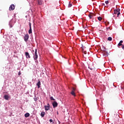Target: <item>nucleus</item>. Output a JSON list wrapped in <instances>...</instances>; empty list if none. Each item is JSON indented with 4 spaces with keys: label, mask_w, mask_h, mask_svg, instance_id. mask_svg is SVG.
<instances>
[{
    "label": "nucleus",
    "mask_w": 124,
    "mask_h": 124,
    "mask_svg": "<svg viewBox=\"0 0 124 124\" xmlns=\"http://www.w3.org/2000/svg\"><path fill=\"white\" fill-rule=\"evenodd\" d=\"M33 59L34 61H36L35 62H36V61L37 60V59H38V55H37V50L35 49V51L34 53L33 54Z\"/></svg>",
    "instance_id": "obj_1"
},
{
    "label": "nucleus",
    "mask_w": 124,
    "mask_h": 124,
    "mask_svg": "<svg viewBox=\"0 0 124 124\" xmlns=\"http://www.w3.org/2000/svg\"><path fill=\"white\" fill-rule=\"evenodd\" d=\"M120 11H121V9H116L114 10V14H117V17H119V16L121 15V13L120 12Z\"/></svg>",
    "instance_id": "obj_2"
},
{
    "label": "nucleus",
    "mask_w": 124,
    "mask_h": 124,
    "mask_svg": "<svg viewBox=\"0 0 124 124\" xmlns=\"http://www.w3.org/2000/svg\"><path fill=\"white\" fill-rule=\"evenodd\" d=\"M102 53L103 54L104 57H107L108 55V52H107L106 50H105V49L104 47L103 48Z\"/></svg>",
    "instance_id": "obj_3"
},
{
    "label": "nucleus",
    "mask_w": 124,
    "mask_h": 124,
    "mask_svg": "<svg viewBox=\"0 0 124 124\" xmlns=\"http://www.w3.org/2000/svg\"><path fill=\"white\" fill-rule=\"evenodd\" d=\"M29 38H30V36L29 35V34H26L24 36V41H25V42H28Z\"/></svg>",
    "instance_id": "obj_4"
},
{
    "label": "nucleus",
    "mask_w": 124,
    "mask_h": 124,
    "mask_svg": "<svg viewBox=\"0 0 124 124\" xmlns=\"http://www.w3.org/2000/svg\"><path fill=\"white\" fill-rule=\"evenodd\" d=\"M14 9H15V5L14 4L11 5L9 9L10 11H11V10H14Z\"/></svg>",
    "instance_id": "obj_5"
},
{
    "label": "nucleus",
    "mask_w": 124,
    "mask_h": 124,
    "mask_svg": "<svg viewBox=\"0 0 124 124\" xmlns=\"http://www.w3.org/2000/svg\"><path fill=\"white\" fill-rule=\"evenodd\" d=\"M45 109L46 111H48V110H50V104H47V106H45Z\"/></svg>",
    "instance_id": "obj_6"
},
{
    "label": "nucleus",
    "mask_w": 124,
    "mask_h": 124,
    "mask_svg": "<svg viewBox=\"0 0 124 124\" xmlns=\"http://www.w3.org/2000/svg\"><path fill=\"white\" fill-rule=\"evenodd\" d=\"M52 105L53 106V108H56V107H58V103L56 101H54L52 103Z\"/></svg>",
    "instance_id": "obj_7"
},
{
    "label": "nucleus",
    "mask_w": 124,
    "mask_h": 124,
    "mask_svg": "<svg viewBox=\"0 0 124 124\" xmlns=\"http://www.w3.org/2000/svg\"><path fill=\"white\" fill-rule=\"evenodd\" d=\"M25 55L27 59H31V55H30V53H29V52H26Z\"/></svg>",
    "instance_id": "obj_8"
},
{
    "label": "nucleus",
    "mask_w": 124,
    "mask_h": 124,
    "mask_svg": "<svg viewBox=\"0 0 124 124\" xmlns=\"http://www.w3.org/2000/svg\"><path fill=\"white\" fill-rule=\"evenodd\" d=\"M29 26H30V30H29V33L31 34V33H32V32L31 31V23H30Z\"/></svg>",
    "instance_id": "obj_9"
},
{
    "label": "nucleus",
    "mask_w": 124,
    "mask_h": 124,
    "mask_svg": "<svg viewBox=\"0 0 124 124\" xmlns=\"http://www.w3.org/2000/svg\"><path fill=\"white\" fill-rule=\"evenodd\" d=\"M36 85L38 86V89L40 88V86H41V82L40 81H38V82L37 83Z\"/></svg>",
    "instance_id": "obj_10"
},
{
    "label": "nucleus",
    "mask_w": 124,
    "mask_h": 124,
    "mask_svg": "<svg viewBox=\"0 0 124 124\" xmlns=\"http://www.w3.org/2000/svg\"><path fill=\"white\" fill-rule=\"evenodd\" d=\"M43 3V1H42V0H38V4H39V5H42Z\"/></svg>",
    "instance_id": "obj_11"
},
{
    "label": "nucleus",
    "mask_w": 124,
    "mask_h": 124,
    "mask_svg": "<svg viewBox=\"0 0 124 124\" xmlns=\"http://www.w3.org/2000/svg\"><path fill=\"white\" fill-rule=\"evenodd\" d=\"M123 42H124V41H120L119 43L118 44V47H121V46H122V45H123L122 44H123Z\"/></svg>",
    "instance_id": "obj_12"
},
{
    "label": "nucleus",
    "mask_w": 124,
    "mask_h": 124,
    "mask_svg": "<svg viewBox=\"0 0 124 124\" xmlns=\"http://www.w3.org/2000/svg\"><path fill=\"white\" fill-rule=\"evenodd\" d=\"M4 97L6 100H8V99H9V96H8V95H5Z\"/></svg>",
    "instance_id": "obj_13"
},
{
    "label": "nucleus",
    "mask_w": 124,
    "mask_h": 124,
    "mask_svg": "<svg viewBox=\"0 0 124 124\" xmlns=\"http://www.w3.org/2000/svg\"><path fill=\"white\" fill-rule=\"evenodd\" d=\"M71 94H72V95H74V96H76L75 92H74V91H72V92H71Z\"/></svg>",
    "instance_id": "obj_14"
},
{
    "label": "nucleus",
    "mask_w": 124,
    "mask_h": 124,
    "mask_svg": "<svg viewBox=\"0 0 124 124\" xmlns=\"http://www.w3.org/2000/svg\"><path fill=\"white\" fill-rule=\"evenodd\" d=\"M41 116L42 118H43V117H44V116H45V112H42L41 113Z\"/></svg>",
    "instance_id": "obj_15"
},
{
    "label": "nucleus",
    "mask_w": 124,
    "mask_h": 124,
    "mask_svg": "<svg viewBox=\"0 0 124 124\" xmlns=\"http://www.w3.org/2000/svg\"><path fill=\"white\" fill-rule=\"evenodd\" d=\"M25 118H28V117H30V113H27L25 114Z\"/></svg>",
    "instance_id": "obj_16"
},
{
    "label": "nucleus",
    "mask_w": 124,
    "mask_h": 124,
    "mask_svg": "<svg viewBox=\"0 0 124 124\" xmlns=\"http://www.w3.org/2000/svg\"><path fill=\"white\" fill-rule=\"evenodd\" d=\"M108 41H112V37H109L108 38Z\"/></svg>",
    "instance_id": "obj_17"
},
{
    "label": "nucleus",
    "mask_w": 124,
    "mask_h": 124,
    "mask_svg": "<svg viewBox=\"0 0 124 124\" xmlns=\"http://www.w3.org/2000/svg\"><path fill=\"white\" fill-rule=\"evenodd\" d=\"M71 6H72V4L70 3V2H69L68 5V7H71Z\"/></svg>",
    "instance_id": "obj_18"
},
{
    "label": "nucleus",
    "mask_w": 124,
    "mask_h": 124,
    "mask_svg": "<svg viewBox=\"0 0 124 124\" xmlns=\"http://www.w3.org/2000/svg\"><path fill=\"white\" fill-rule=\"evenodd\" d=\"M98 20H99V21H101L102 20V17L100 16L98 17Z\"/></svg>",
    "instance_id": "obj_19"
},
{
    "label": "nucleus",
    "mask_w": 124,
    "mask_h": 124,
    "mask_svg": "<svg viewBox=\"0 0 124 124\" xmlns=\"http://www.w3.org/2000/svg\"><path fill=\"white\" fill-rule=\"evenodd\" d=\"M89 18H90V19H92V18H93V15H89Z\"/></svg>",
    "instance_id": "obj_20"
},
{
    "label": "nucleus",
    "mask_w": 124,
    "mask_h": 124,
    "mask_svg": "<svg viewBox=\"0 0 124 124\" xmlns=\"http://www.w3.org/2000/svg\"><path fill=\"white\" fill-rule=\"evenodd\" d=\"M50 100H55V99H54V98L53 97V96H51L50 97Z\"/></svg>",
    "instance_id": "obj_21"
},
{
    "label": "nucleus",
    "mask_w": 124,
    "mask_h": 124,
    "mask_svg": "<svg viewBox=\"0 0 124 124\" xmlns=\"http://www.w3.org/2000/svg\"><path fill=\"white\" fill-rule=\"evenodd\" d=\"M105 3H106V4H108V3H109V1H108V0L106 1H105Z\"/></svg>",
    "instance_id": "obj_22"
},
{
    "label": "nucleus",
    "mask_w": 124,
    "mask_h": 124,
    "mask_svg": "<svg viewBox=\"0 0 124 124\" xmlns=\"http://www.w3.org/2000/svg\"><path fill=\"white\" fill-rule=\"evenodd\" d=\"M49 122L50 123H53V124H54V122H53V120L52 119H50Z\"/></svg>",
    "instance_id": "obj_23"
},
{
    "label": "nucleus",
    "mask_w": 124,
    "mask_h": 124,
    "mask_svg": "<svg viewBox=\"0 0 124 124\" xmlns=\"http://www.w3.org/2000/svg\"><path fill=\"white\" fill-rule=\"evenodd\" d=\"M122 46V48L123 50H124V45H123Z\"/></svg>",
    "instance_id": "obj_24"
},
{
    "label": "nucleus",
    "mask_w": 124,
    "mask_h": 124,
    "mask_svg": "<svg viewBox=\"0 0 124 124\" xmlns=\"http://www.w3.org/2000/svg\"><path fill=\"white\" fill-rule=\"evenodd\" d=\"M75 90H76L75 88H73L72 90L73 92H75Z\"/></svg>",
    "instance_id": "obj_25"
},
{
    "label": "nucleus",
    "mask_w": 124,
    "mask_h": 124,
    "mask_svg": "<svg viewBox=\"0 0 124 124\" xmlns=\"http://www.w3.org/2000/svg\"><path fill=\"white\" fill-rule=\"evenodd\" d=\"M84 54H85V55H86V54H87V51H84Z\"/></svg>",
    "instance_id": "obj_26"
},
{
    "label": "nucleus",
    "mask_w": 124,
    "mask_h": 124,
    "mask_svg": "<svg viewBox=\"0 0 124 124\" xmlns=\"http://www.w3.org/2000/svg\"><path fill=\"white\" fill-rule=\"evenodd\" d=\"M102 5H105V3H102Z\"/></svg>",
    "instance_id": "obj_27"
},
{
    "label": "nucleus",
    "mask_w": 124,
    "mask_h": 124,
    "mask_svg": "<svg viewBox=\"0 0 124 124\" xmlns=\"http://www.w3.org/2000/svg\"><path fill=\"white\" fill-rule=\"evenodd\" d=\"M32 52H34V50H33Z\"/></svg>",
    "instance_id": "obj_28"
},
{
    "label": "nucleus",
    "mask_w": 124,
    "mask_h": 124,
    "mask_svg": "<svg viewBox=\"0 0 124 124\" xmlns=\"http://www.w3.org/2000/svg\"><path fill=\"white\" fill-rule=\"evenodd\" d=\"M57 114H59V112H57Z\"/></svg>",
    "instance_id": "obj_29"
}]
</instances>
